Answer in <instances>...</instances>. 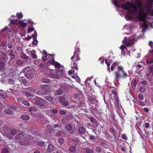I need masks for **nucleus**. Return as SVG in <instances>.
Returning <instances> with one entry per match:
<instances>
[{
	"instance_id": "nucleus-1",
	"label": "nucleus",
	"mask_w": 153,
	"mask_h": 153,
	"mask_svg": "<svg viewBox=\"0 0 153 153\" xmlns=\"http://www.w3.org/2000/svg\"><path fill=\"white\" fill-rule=\"evenodd\" d=\"M123 0H112L114 1V5L117 7H121L123 9L128 10L127 14L125 15L126 19L131 20L134 16H137L142 21V26L145 28L148 27L146 20V17L148 13L153 16V10H151L152 4H149L143 10L141 7L142 2L140 0H137L136 1L138 5V7L135 6L133 4L128 2H125L122 4L121 1Z\"/></svg>"
},
{
	"instance_id": "nucleus-2",
	"label": "nucleus",
	"mask_w": 153,
	"mask_h": 153,
	"mask_svg": "<svg viewBox=\"0 0 153 153\" xmlns=\"http://www.w3.org/2000/svg\"><path fill=\"white\" fill-rule=\"evenodd\" d=\"M117 70V71L115 73V79L116 81H118V79L120 78H125L128 76V74L125 72L122 67L118 66Z\"/></svg>"
},
{
	"instance_id": "nucleus-3",
	"label": "nucleus",
	"mask_w": 153,
	"mask_h": 153,
	"mask_svg": "<svg viewBox=\"0 0 153 153\" xmlns=\"http://www.w3.org/2000/svg\"><path fill=\"white\" fill-rule=\"evenodd\" d=\"M34 100V104L38 105L39 107L42 108L45 106L47 101L44 99L38 97H36Z\"/></svg>"
},
{
	"instance_id": "nucleus-4",
	"label": "nucleus",
	"mask_w": 153,
	"mask_h": 153,
	"mask_svg": "<svg viewBox=\"0 0 153 153\" xmlns=\"http://www.w3.org/2000/svg\"><path fill=\"white\" fill-rule=\"evenodd\" d=\"M22 72L25 73V75L27 78H30L33 76V71L29 67H26L22 69Z\"/></svg>"
},
{
	"instance_id": "nucleus-5",
	"label": "nucleus",
	"mask_w": 153,
	"mask_h": 153,
	"mask_svg": "<svg viewBox=\"0 0 153 153\" xmlns=\"http://www.w3.org/2000/svg\"><path fill=\"white\" fill-rule=\"evenodd\" d=\"M123 43L125 44L122 45L120 47V48L122 51L126 48V46L129 47L132 46L134 43V42L133 40L129 39L127 40L126 37H125L123 41Z\"/></svg>"
},
{
	"instance_id": "nucleus-6",
	"label": "nucleus",
	"mask_w": 153,
	"mask_h": 153,
	"mask_svg": "<svg viewBox=\"0 0 153 153\" xmlns=\"http://www.w3.org/2000/svg\"><path fill=\"white\" fill-rule=\"evenodd\" d=\"M24 136L23 134L22 133L18 134L15 137V138L19 141H22L23 139Z\"/></svg>"
},
{
	"instance_id": "nucleus-7",
	"label": "nucleus",
	"mask_w": 153,
	"mask_h": 153,
	"mask_svg": "<svg viewBox=\"0 0 153 153\" xmlns=\"http://www.w3.org/2000/svg\"><path fill=\"white\" fill-rule=\"evenodd\" d=\"M78 131L79 133L81 134L85 133L86 132L88 133L86 130L83 127H81L78 129Z\"/></svg>"
},
{
	"instance_id": "nucleus-8",
	"label": "nucleus",
	"mask_w": 153,
	"mask_h": 153,
	"mask_svg": "<svg viewBox=\"0 0 153 153\" xmlns=\"http://www.w3.org/2000/svg\"><path fill=\"white\" fill-rule=\"evenodd\" d=\"M88 99L90 102H93L94 104H97L98 102V101L96 100L95 98H94L91 96H88Z\"/></svg>"
},
{
	"instance_id": "nucleus-9",
	"label": "nucleus",
	"mask_w": 153,
	"mask_h": 153,
	"mask_svg": "<svg viewBox=\"0 0 153 153\" xmlns=\"http://www.w3.org/2000/svg\"><path fill=\"white\" fill-rule=\"evenodd\" d=\"M4 112L5 113L9 115H12L13 114V111L8 108L5 109Z\"/></svg>"
},
{
	"instance_id": "nucleus-10",
	"label": "nucleus",
	"mask_w": 153,
	"mask_h": 153,
	"mask_svg": "<svg viewBox=\"0 0 153 153\" xmlns=\"http://www.w3.org/2000/svg\"><path fill=\"white\" fill-rule=\"evenodd\" d=\"M66 134V133L64 130L58 131V132L56 133V135L57 136L59 137L61 135H65Z\"/></svg>"
},
{
	"instance_id": "nucleus-11",
	"label": "nucleus",
	"mask_w": 153,
	"mask_h": 153,
	"mask_svg": "<svg viewBox=\"0 0 153 153\" xmlns=\"http://www.w3.org/2000/svg\"><path fill=\"white\" fill-rule=\"evenodd\" d=\"M63 91L62 90L59 89L57 90H55L54 92V94L55 95H61L62 94Z\"/></svg>"
},
{
	"instance_id": "nucleus-12",
	"label": "nucleus",
	"mask_w": 153,
	"mask_h": 153,
	"mask_svg": "<svg viewBox=\"0 0 153 153\" xmlns=\"http://www.w3.org/2000/svg\"><path fill=\"white\" fill-rule=\"evenodd\" d=\"M65 128L66 130L70 131L72 130V126L71 124L68 123L65 125Z\"/></svg>"
},
{
	"instance_id": "nucleus-13",
	"label": "nucleus",
	"mask_w": 153,
	"mask_h": 153,
	"mask_svg": "<svg viewBox=\"0 0 153 153\" xmlns=\"http://www.w3.org/2000/svg\"><path fill=\"white\" fill-rule=\"evenodd\" d=\"M54 147L52 144H49L48 146L47 151L48 152H51L54 150Z\"/></svg>"
},
{
	"instance_id": "nucleus-14",
	"label": "nucleus",
	"mask_w": 153,
	"mask_h": 153,
	"mask_svg": "<svg viewBox=\"0 0 153 153\" xmlns=\"http://www.w3.org/2000/svg\"><path fill=\"white\" fill-rule=\"evenodd\" d=\"M56 74L59 76H62L63 74V71L62 70L59 69L57 70L56 72Z\"/></svg>"
},
{
	"instance_id": "nucleus-15",
	"label": "nucleus",
	"mask_w": 153,
	"mask_h": 153,
	"mask_svg": "<svg viewBox=\"0 0 153 153\" xmlns=\"http://www.w3.org/2000/svg\"><path fill=\"white\" fill-rule=\"evenodd\" d=\"M21 118L22 120H27L30 119V117L26 114L22 115L21 117Z\"/></svg>"
},
{
	"instance_id": "nucleus-16",
	"label": "nucleus",
	"mask_w": 153,
	"mask_h": 153,
	"mask_svg": "<svg viewBox=\"0 0 153 153\" xmlns=\"http://www.w3.org/2000/svg\"><path fill=\"white\" fill-rule=\"evenodd\" d=\"M20 57L22 59H27L29 58V57L27 56L26 54L23 53H21L20 55Z\"/></svg>"
},
{
	"instance_id": "nucleus-17",
	"label": "nucleus",
	"mask_w": 153,
	"mask_h": 153,
	"mask_svg": "<svg viewBox=\"0 0 153 153\" xmlns=\"http://www.w3.org/2000/svg\"><path fill=\"white\" fill-rule=\"evenodd\" d=\"M84 150L86 153H93V151L89 148H86L84 149Z\"/></svg>"
},
{
	"instance_id": "nucleus-18",
	"label": "nucleus",
	"mask_w": 153,
	"mask_h": 153,
	"mask_svg": "<svg viewBox=\"0 0 153 153\" xmlns=\"http://www.w3.org/2000/svg\"><path fill=\"white\" fill-rule=\"evenodd\" d=\"M49 76L51 78L54 79H59V76L57 75V74L51 73L49 74Z\"/></svg>"
},
{
	"instance_id": "nucleus-19",
	"label": "nucleus",
	"mask_w": 153,
	"mask_h": 153,
	"mask_svg": "<svg viewBox=\"0 0 153 153\" xmlns=\"http://www.w3.org/2000/svg\"><path fill=\"white\" fill-rule=\"evenodd\" d=\"M9 31L10 32V34L9 33V34L11 35V37H13L15 36L16 33V30H12V31H10V30Z\"/></svg>"
},
{
	"instance_id": "nucleus-20",
	"label": "nucleus",
	"mask_w": 153,
	"mask_h": 153,
	"mask_svg": "<svg viewBox=\"0 0 153 153\" xmlns=\"http://www.w3.org/2000/svg\"><path fill=\"white\" fill-rule=\"evenodd\" d=\"M16 64L18 66H21L22 65L24 64L23 61L21 59L17 60L16 61Z\"/></svg>"
},
{
	"instance_id": "nucleus-21",
	"label": "nucleus",
	"mask_w": 153,
	"mask_h": 153,
	"mask_svg": "<svg viewBox=\"0 0 153 153\" xmlns=\"http://www.w3.org/2000/svg\"><path fill=\"white\" fill-rule=\"evenodd\" d=\"M41 81L42 82L45 83H49L51 82V80L47 78H42L41 79Z\"/></svg>"
},
{
	"instance_id": "nucleus-22",
	"label": "nucleus",
	"mask_w": 153,
	"mask_h": 153,
	"mask_svg": "<svg viewBox=\"0 0 153 153\" xmlns=\"http://www.w3.org/2000/svg\"><path fill=\"white\" fill-rule=\"evenodd\" d=\"M74 54H76V56L75 57H76V58L74 60L75 61H78L79 59V57L78 56V51L76 50H75L74 52Z\"/></svg>"
},
{
	"instance_id": "nucleus-23",
	"label": "nucleus",
	"mask_w": 153,
	"mask_h": 153,
	"mask_svg": "<svg viewBox=\"0 0 153 153\" xmlns=\"http://www.w3.org/2000/svg\"><path fill=\"white\" fill-rule=\"evenodd\" d=\"M10 132L11 134L13 135H15L16 134L17 132V130L15 129H12L10 130Z\"/></svg>"
},
{
	"instance_id": "nucleus-24",
	"label": "nucleus",
	"mask_w": 153,
	"mask_h": 153,
	"mask_svg": "<svg viewBox=\"0 0 153 153\" xmlns=\"http://www.w3.org/2000/svg\"><path fill=\"white\" fill-rule=\"evenodd\" d=\"M45 98L48 101L51 102H52L53 101V98L52 97L50 96H47L45 97Z\"/></svg>"
},
{
	"instance_id": "nucleus-25",
	"label": "nucleus",
	"mask_w": 153,
	"mask_h": 153,
	"mask_svg": "<svg viewBox=\"0 0 153 153\" xmlns=\"http://www.w3.org/2000/svg\"><path fill=\"white\" fill-rule=\"evenodd\" d=\"M40 88L42 89L45 90L49 88V86L46 85H42L40 86Z\"/></svg>"
},
{
	"instance_id": "nucleus-26",
	"label": "nucleus",
	"mask_w": 153,
	"mask_h": 153,
	"mask_svg": "<svg viewBox=\"0 0 153 153\" xmlns=\"http://www.w3.org/2000/svg\"><path fill=\"white\" fill-rule=\"evenodd\" d=\"M4 63L3 62H0V70L2 71L4 69Z\"/></svg>"
},
{
	"instance_id": "nucleus-27",
	"label": "nucleus",
	"mask_w": 153,
	"mask_h": 153,
	"mask_svg": "<svg viewBox=\"0 0 153 153\" xmlns=\"http://www.w3.org/2000/svg\"><path fill=\"white\" fill-rule=\"evenodd\" d=\"M25 95L27 97H33V96L31 93L29 92H25Z\"/></svg>"
},
{
	"instance_id": "nucleus-28",
	"label": "nucleus",
	"mask_w": 153,
	"mask_h": 153,
	"mask_svg": "<svg viewBox=\"0 0 153 153\" xmlns=\"http://www.w3.org/2000/svg\"><path fill=\"white\" fill-rule=\"evenodd\" d=\"M75 148L74 146H71L70 147L69 150L70 151L72 152H74L75 150Z\"/></svg>"
},
{
	"instance_id": "nucleus-29",
	"label": "nucleus",
	"mask_w": 153,
	"mask_h": 153,
	"mask_svg": "<svg viewBox=\"0 0 153 153\" xmlns=\"http://www.w3.org/2000/svg\"><path fill=\"white\" fill-rule=\"evenodd\" d=\"M19 25L23 27H24L26 25L25 23L22 21L19 22Z\"/></svg>"
},
{
	"instance_id": "nucleus-30",
	"label": "nucleus",
	"mask_w": 153,
	"mask_h": 153,
	"mask_svg": "<svg viewBox=\"0 0 153 153\" xmlns=\"http://www.w3.org/2000/svg\"><path fill=\"white\" fill-rule=\"evenodd\" d=\"M6 54L4 53H3L2 55L1 56V59H2V61H4L5 60Z\"/></svg>"
},
{
	"instance_id": "nucleus-31",
	"label": "nucleus",
	"mask_w": 153,
	"mask_h": 153,
	"mask_svg": "<svg viewBox=\"0 0 153 153\" xmlns=\"http://www.w3.org/2000/svg\"><path fill=\"white\" fill-rule=\"evenodd\" d=\"M10 55L12 57H14L15 56V52L13 50H12L10 51Z\"/></svg>"
},
{
	"instance_id": "nucleus-32",
	"label": "nucleus",
	"mask_w": 153,
	"mask_h": 153,
	"mask_svg": "<svg viewBox=\"0 0 153 153\" xmlns=\"http://www.w3.org/2000/svg\"><path fill=\"white\" fill-rule=\"evenodd\" d=\"M44 144V143L42 141H38L37 143V145L40 146H42Z\"/></svg>"
},
{
	"instance_id": "nucleus-33",
	"label": "nucleus",
	"mask_w": 153,
	"mask_h": 153,
	"mask_svg": "<svg viewBox=\"0 0 153 153\" xmlns=\"http://www.w3.org/2000/svg\"><path fill=\"white\" fill-rule=\"evenodd\" d=\"M64 140L62 138H59L58 140V143L60 144L64 142Z\"/></svg>"
},
{
	"instance_id": "nucleus-34",
	"label": "nucleus",
	"mask_w": 153,
	"mask_h": 153,
	"mask_svg": "<svg viewBox=\"0 0 153 153\" xmlns=\"http://www.w3.org/2000/svg\"><path fill=\"white\" fill-rule=\"evenodd\" d=\"M22 103L26 106H29L30 105V104L29 102H27L24 100H23Z\"/></svg>"
},
{
	"instance_id": "nucleus-35",
	"label": "nucleus",
	"mask_w": 153,
	"mask_h": 153,
	"mask_svg": "<svg viewBox=\"0 0 153 153\" xmlns=\"http://www.w3.org/2000/svg\"><path fill=\"white\" fill-rule=\"evenodd\" d=\"M95 150L98 153H100L101 151V148L98 146H97Z\"/></svg>"
},
{
	"instance_id": "nucleus-36",
	"label": "nucleus",
	"mask_w": 153,
	"mask_h": 153,
	"mask_svg": "<svg viewBox=\"0 0 153 153\" xmlns=\"http://www.w3.org/2000/svg\"><path fill=\"white\" fill-rule=\"evenodd\" d=\"M6 93H2L0 94V96L3 98H5L7 97Z\"/></svg>"
},
{
	"instance_id": "nucleus-37",
	"label": "nucleus",
	"mask_w": 153,
	"mask_h": 153,
	"mask_svg": "<svg viewBox=\"0 0 153 153\" xmlns=\"http://www.w3.org/2000/svg\"><path fill=\"white\" fill-rule=\"evenodd\" d=\"M54 65L55 67L56 68H59L60 67V64L57 62H56Z\"/></svg>"
},
{
	"instance_id": "nucleus-38",
	"label": "nucleus",
	"mask_w": 153,
	"mask_h": 153,
	"mask_svg": "<svg viewBox=\"0 0 153 153\" xmlns=\"http://www.w3.org/2000/svg\"><path fill=\"white\" fill-rule=\"evenodd\" d=\"M140 91L141 92H144L145 91V88L144 87H141L140 89Z\"/></svg>"
},
{
	"instance_id": "nucleus-39",
	"label": "nucleus",
	"mask_w": 153,
	"mask_h": 153,
	"mask_svg": "<svg viewBox=\"0 0 153 153\" xmlns=\"http://www.w3.org/2000/svg\"><path fill=\"white\" fill-rule=\"evenodd\" d=\"M63 105L65 106H67L68 105L69 102L67 101H64L62 102Z\"/></svg>"
},
{
	"instance_id": "nucleus-40",
	"label": "nucleus",
	"mask_w": 153,
	"mask_h": 153,
	"mask_svg": "<svg viewBox=\"0 0 153 153\" xmlns=\"http://www.w3.org/2000/svg\"><path fill=\"white\" fill-rule=\"evenodd\" d=\"M138 97L140 100H143V96L142 94H139L138 95Z\"/></svg>"
},
{
	"instance_id": "nucleus-41",
	"label": "nucleus",
	"mask_w": 153,
	"mask_h": 153,
	"mask_svg": "<svg viewBox=\"0 0 153 153\" xmlns=\"http://www.w3.org/2000/svg\"><path fill=\"white\" fill-rule=\"evenodd\" d=\"M73 65V66H72V68H73V69H75L77 70L78 69V68L77 67V64L76 63H74Z\"/></svg>"
},
{
	"instance_id": "nucleus-42",
	"label": "nucleus",
	"mask_w": 153,
	"mask_h": 153,
	"mask_svg": "<svg viewBox=\"0 0 153 153\" xmlns=\"http://www.w3.org/2000/svg\"><path fill=\"white\" fill-rule=\"evenodd\" d=\"M9 151L6 149H4L2 151V153H8Z\"/></svg>"
},
{
	"instance_id": "nucleus-43",
	"label": "nucleus",
	"mask_w": 153,
	"mask_h": 153,
	"mask_svg": "<svg viewBox=\"0 0 153 153\" xmlns=\"http://www.w3.org/2000/svg\"><path fill=\"white\" fill-rule=\"evenodd\" d=\"M14 83V81L12 79H10L9 80V83L10 84H13Z\"/></svg>"
},
{
	"instance_id": "nucleus-44",
	"label": "nucleus",
	"mask_w": 153,
	"mask_h": 153,
	"mask_svg": "<svg viewBox=\"0 0 153 153\" xmlns=\"http://www.w3.org/2000/svg\"><path fill=\"white\" fill-rule=\"evenodd\" d=\"M36 53H33L31 54V56L34 59H36L37 58V56L36 55Z\"/></svg>"
},
{
	"instance_id": "nucleus-45",
	"label": "nucleus",
	"mask_w": 153,
	"mask_h": 153,
	"mask_svg": "<svg viewBox=\"0 0 153 153\" xmlns=\"http://www.w3.org/2000/svg\"><path fill=\"white\" fill-rule=\"evenodd\" d=\"M105 62L106 64H107V66L108 67V69L109 70V71L110 72V67H109V66L110 65V64L109 63V62H108L106 60H105Z\"/></svg>"
},
{
	"instance_id": "nucleus-46",
	"label": "nucleus",
	"mask_w": 153,
	"mask_h": 153,
	"mask_svg": "<svg viewBox=\"0 0 153 153\" xmlns=\"http://www.w3.org/2000/svg\"><path fill=\"white\" fill-rule=\"evenodd\" d=\"M38 42L36 39L33 40V41L32 42V44L34 45H36L38 44Z\"/></svg>"
},
{
	"instance_id": "nucleus-47",
	"label": "nucleus",
	"mask_w": 153,
	"mask_h": 153,
	"mask_svg": "<svg viewBox=\"0 0 153 153\" xmlns=\"http://www.w3.org/2000/svg\"><path fill=\"white\" fill-rule=\"evenodd\" d=\"M34 30V28L33 27L32 28H29L27 30V32L28 33H29L31 31H32L33 30Z\"/></svg>"
},
{
	"instance_id": "nucleus-48",
	"label": "nucleus",
	"mask_w": 153,
	"mask_h": 153,
	"mask_svg": "<svg viewBox=\"0 0 153 153\" xmlns=\"http://www.w3.org/2000/svg\"><path fill=\"white\" fill-rule=\"evenodd\" d=\"M59 113L62 115L65 114H66V112L63 110H60L59 111Z\"/></svg>"
},
{
	"instance_id": "nucleus-49",
	"label": "nucleus",
	"mask_w": 153,
	"mask_h": 153,
	"mask_svg": "<svg viewBox=\"0 0 153 153\" xmlns=\"http://www.w3.org/2000/svg\"><path fill=\"white\" fill-rule=\"evenodd\" d=\"M48 56V55H46L45 56H43L42 57V59L44 61H46L47 60V56Z\"/></svg>"
},
{
	"instance_id": "nucleus-50",
	"label": "nucleus",
	"mask_w": 153,
	"mask_h": 153,
	"mask_svg": "<svg viewBox=\"0 0 153 153\" xmlns=\"http://www.w3.org/2000/svg\"><path fill=\"white\" fill-rule=\"evenodd\" d=\"M149 69L150 71L151 72H153V65H151L149 67Z\"/></svg>"
},
{
	"instance_id": "nucleus-51",
	"label": "nucleus",
	"mask_w": 153,
	"mask_h": 153,
	"mask_svg": "<svg viewBox=\"0 0 153 153\" xmlns=\"http://www.w3.org/2000/svg\"><path fill=\"white\" fill-rule=\"evenodd\" d=\"M17 15H18V18L19 19H21L23 17L22 14L21 13H17Z\"/></svg>"
},
{
	"instance_id": "nucleus-52",
	"label": "nucleus",
	"mask_w": 153,
	"mask_h": 153,
	"mask_svg": "<svg viewBox=\"0 0 153 153\" xmlns=\"http://www.w3.org/2000/svg\"><path fill=\"white\" fill-rule=\"evenodd\" d=\"M122 138L125 140H126L127 139V137L126 135L125 134H123L122 135Z\"/></svg>"
},
{
	"instance_id": "nucleus-53",
	"label": "nucleus",
	"mask_w": 153,
	"mask_h": 153,
	"mask_svg": "<svg viewBox=\"0 0 153 153\" xmlns=\"http://www.w3.org/2000/svg\"><path fill=\"white\" fill-rule=\"evenodd\" d=\"M52 112L54 114H56L58 112V110L56 109H53L52 110Z\"/></svg>"
},
{
	"instance_id": "nucleus-54",
	"label": "nucleus",
	"mask_w": 153,
	"mask_h": 153,
	"mask_svg": "<svg viewBox=\"0 0 153 153\" xmlns=\"http://www.w3.org/2000/svg\"><path fill=\"white\" fill-rule=\"evenodd\" d=\"M8 47L9 48H11L13 47V44L12 43H10L8 44Z\"/></svg>"
},
{
	"instance_id": "nucleus-55",
	"label": "nucleus",
	"mask_w": 153,
	"mask_h": 153,
	"mask_svg": "<svg viewBox=\"0 0 153 153\" xmlns=\"http://www.w3.org/2000/svg\"><path fill=\"white\" fill-rule=\"evenodd\" d=\"M79 94H78V93H76L75 94H74V96H73V97L74 98H77L78 97H79Z\"/></svg>"
},
{
	"instance_id": "nucleus-56",
	"label": "nucleus",
	"mask_w": 153,
	"mask_h": 153,
	"mask_svg": "<svg viewBox=\"0 0 153 153\" xmlns=\"http://www.w3.org/2000/svg\"><path fill=\"white\" fill-rule=\"evenodd\" d=\"M21 82L24 84H26V81L24 78L21 79Z\"/></svg>"
},
{
	"instance_id": "nucleus-57",
	"label": "nucleus",
	"mask_w": 153,
	"mask_h": 153,
	"mask_svg": "<svg viewBox=\"0 0 153 153\" xmlns=\"http://www.w3.org/2000/svg\"><path fill=\"white\" fill-rule=\"evenodd\" d=\"M152 54L153 56L151 58V61H149V64H151L153 63V50L152 51Z\"/></svg>"
},
{
	"instance_id": "nucleus-58",
	"label": "nucleus",
	"mask_w": 153,
	"mask_h": 153,
	"mask_svg": "<svg viewBox=\"0 0 153 153\" xmlns=\"http://www.w3.org/2000/svg\"><path fill=\"white\" fill-rule=\"evenodd\" d=\"M23 100H22V99L21 98H19L17 99V101L18 102H22H22L23 101Z\"/></svg>"
},
{
	"instance_id": "nucleus-59",
	"label": "nucleus",
	"mask_w": 153,
	"mask_h": 153,
	"mask_svg": "<svg viewBox=\"0 0 153 153\" xmlns=\"http://www.w3.org/2000/svg\"><path fill=\"white\" fill-rule=\"evenodd\" d=\"M147 82L146 81H143L141 82V84L143 86H145L146 85Z\"/></svg>"
},
{
	"instance_id": "nucleus-60",
	"label": "nucleus",
	"mask_w": 153,
	"mask_h": 153,
	"mask_svg": "<svg viewBox=\"0 0 153 153\" xmlns=\"http://www.w3.org/2000/svg\"><path fill=\"white\" fill-rule=\"evenodd\" d=\"M37 36L36 35H33L32 37L33 40H36L37 38Z\"/></svg>"
},
{
	"instance_id": "nucleus-61",
	"label": "nucleus",
	"mask_w": 153,
	"mask_h": 153,
	"mask_svg": "<svg viewBox=\"0 0 153 153\" xmlns=\"http://www.w3.org/2000/svg\"><path fill=\"white\" fill-rule=\"evenodd\" d=\"M149 124L148 123H146L145 124V127L146 128H149Z\"/></svg>"
},
{
	"instance_id": "nucleus-62",
	"label": "nucleus",
	"mask_w": 153,
	"mask_h": 153,
	"mask_svg": "<svg viewBox=\"0 0 153 153\" xmlns=\"http://www.w3.org/2000/svg\"><path fill=\"white\" fill-rule=\"evenodd\" d=\"M29 53L31 54L32 53H36V51L34 50H32L29 51Z\"/></svg>"
},
{
	"instance_id": "nucleus-63",
	"label": "nucleus",
	"mask_w": 153,
	"mask_h": 153,
	"mask_svg": "<svg viewBox=\"0 0 153 153\" xmlns=\"http://www.w3.org/2000/svg\"><path fill=\"white\" fill-rule=\"evenodd\" d=\"M56 63V62H55V61L53 60H51L50 61V63L53 65H55Z\"/></svg>"
},
{
	"instance_id": "nucleus-64",
	"label": "nucleus",
	"mask_w": 153,
	"mask_h": 153,
	"mask_svg": "<svg viewBox=\"0 0 153 153\" xmlns=\"http://www.w3.org/2000/svg\"><path fill=\"white\" fill-rule=\"evenodd\" d=\"M149 45L151 46L152 47L153 46V42L151 41L149 42Z\"/></svg>"
}]
</instances>
